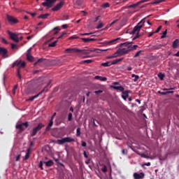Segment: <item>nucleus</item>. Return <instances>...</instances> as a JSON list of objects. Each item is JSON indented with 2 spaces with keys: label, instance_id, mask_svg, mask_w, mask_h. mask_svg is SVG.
I'll return each instance as SVG.
<instances>
[{
  "label": "nucleus",
  "instance_id": "nucleus-29",
  "mask_svg": "<svg viewBox=\"0 0 179 179\" xmlns=\"http://www.w3.org/2000/svg\"><path fill=\"white\" fill-rule=\"evenodd\" d=\"M108 49H94L92 50V51H94V52H104V51H108Z\"/></svg>",
  "mask_w": 179,
  "mask_h": 179
},
{
  "label": "nucleus",
  "instance_id": "nucleus-60",
  "mask_svg": "<svg viewBox=\"0 0 179 179\" xmlns=\"http://www.w3.org/2000/svg\"><path fill=\"white\" fill-rule=\"evenodd\" d=\"M158 93H159V94H162V96H166V94H167V92H162L159 91Z\"/></svg>",
  "mask_w": 179,
  "mask_h": 179
},
{
  "label": "nucleus",
  "instance_id": "nucleus-13",
  "mask_svg": "<svg viewBox=\"0 0 179 179\" xmlns=\"http://www.w3.org/2000/svg\"><path fill=\"white\" fill-rule=\"evenodd\" d=\"M80 50L76 48H67L66 49L65 52H68L69 54H73V52H79Z\"/></svg>",
  "mask_w": 179,
  "mask_h": 179
},
{
  "label": "nucleus",
  "instance_id": "nucleus-18",
  "mask_svg": "<svg viewBox=\"0 0 179 179\" xmlns=\"http://www.w3.org/2000/svg\"><path fill=\"white\" fill-rule=\"evenodd\" d=\"M113 89L115 90H120V92H124V87L122 86H112Z\"/></svg>",
  "mask_w": 179,
  "mask_h": 179
},
{
  "label": "nucleus",
  "instance_id": "nucleus-42",
  "mask_svg": "<svg viewBox=\"0 0 179 179\" xmlns=\"http://www.w3.org/2000/svg\"><path fill=\"white\" fill-rule=\"evenodd\" d=\"M83 62H84V64H92V62H93V60L87 59V60H85Z\"/></svg>",
  "mask_w": 179,
  "mask_h": 179
},
{
  "label": "nucleus",
  "instance_id": "nucleus-23",
  "mask_svg": "<svg viewBox=\"0 0 179 179\" xmlns=\"http://www.w3.org/2000/svg\"><path fill=\"white\" fill-rule=\"evenodd\" d=\"M50 16L49 13H46V14H43L41 15L38 17V19H47V17Z\"/></svg>",
  "mask_w": 179,
  "mask_h": 179
},
{
  "label": "nucleus",
  "instance_id": "nucleus-64",
  "mask_svg": "<svg viewBox=\"0 0 179 179\" xmlns=\"http://www.w3.org/2000/svg\"><path fill=\"white\" fill-rule=\"evenodd\" d=\"M29 15H31V16H32V17H34V16H36V13H28Z\"/></svg>",
  "mask_w": 179,
  "mask_h": 179
},
{
  "label": "nucleus",
  "instance_id": "nucleus-24",
  "mask_svg": "<svg viewBox=\"0 0 179 179\" xmlns=\"http://www.w3.org/2000/svg\"><path fill=\"white\" fill-rule=\"evenodd\" d=\"M54 124L53 120L50 119V121L48 125L47 126V127H46V129H45V131H50V128L51 127H52V124Z\"/></svg>",
  "mask_w": 179,
  "mask_h": 179
},
{
  "label": "nucleus",
  "instance_id": "nucleus-63",
  "mask_svg": "<svg viewBox=\"0 0 179 179\" xmlns=\"http://www.w3.org/2000/svg\"><path fill=\"white\" fill-rule=\"evenodd\" d=\"M62 29H68V24H64L62 26Z\"/></svg>",
  "mask_w": 179,
  "mask_h": 179
},
{
  "label": "nucleus",
  "instance_id": "nucleus-21",
  "mask_svg": "<svg viewBox=\"0 0 179 179\" xmlns=\"http://www.w3.org/2000/svg\"><path fill=\"white\" fill-rule=\"evenodd\" d=\"M38 96H41V92H39L38 94L29 98V99H27V101H33V100H34L35 99H37Z\"/></svg>",
  "mask_w": 179,
  "mask_h": 179
},
{
  "label": "nucleus",
  "instance_id": "nucleus-2",
  "mask_svg": "<svg viewBox=\"0 0 179 179\" xmlns=\"http://www.w3.org/2000/svg\"><path fill=\"white\" fill-rule=\"evenodd\" d=\"M15 66H17V76L19 78L20 80H22V75H20V68H24L26 66V63L22 61H16L13 64L12 68H15Z\"/></svg>",
  "mask_w": 179,
  "mask_h": 179
},
{
  "label": "nucleus",
  "instance_id": "nucleus-4",
  "mask_svg": "<svg viewBox=\"0 0 179 179\" xmlns=\"http://www.w3.org/2000/svg\"><path fill=\"white\" fill-rule=\"evenodd\" d=\"M71 142H75V139L71 137H65L62 139L57 140L56 141V143H57V145H64L65 143H71Z\"/></svg>",
  "mask_w": 179,
  "mask_h": 179
},
{
  "label": "nucleus",
  "instance_id": "nucleus-3",
  "mask_svg": "<svg viewBox=\"0 0 179 179\" xmlns=\"http://www.w3.org/2000/svg\"><path fill=\"white\" fill-rule=\"evenodd\" d=\"M126 54H129L128 49L122 48L116 51L110 58H117V57H121L125 55Z\"/></svg>",
  "mask_w": 179,
  "mask_h": 179
},
{
  "label": "nucleus",
  "instance_id": "nucleus-35",
  "mask_svg": "<svg viewBox=\"0 0 179 179\" xmlns=\"http://www.w3.org/2000/svg\"><path fill=\"white\" fill-rule=\"evenodd\" d=\"M158 78H159V79L161 80H163L164 79V74H163L162 73H158Z\"/></svg>",
  "mask_w": 179,
  "mask_h": 179
},
{
  "label": "nucleus",
  "instance_id": "nucleus-6",
  "mask_svg": "<svg viewBox=\"0 0 179 179\" xmlns=\"http://www.w3.org/2000/svg\"><path fill=\"white\" fill-rule=\"evenodd\" d=\"M43 127L44 124H43V123H39L35 128L32 129L31 136H36V135H37V132H38V131H40Z\"/></svg>",
  "mask_w": 179,
  "mask_h": 179
},
{
  "label": "nucleus",
  "instance_id": "nucleus-52",
  "mask_svg": "<svg viewBox=\"0 0 179 179\" xmlns=\"http://www.w3.org/2000/svg\"><path fill=\"white\" fill-rule=\"evenodd\" d=\"M138 47H139L138 45H131L132 51H134V50H136Z\"/></svg>",
  "mask_w": 179,
  "mask_h": 179
},
{
  "label": "nucleus",
  "instance_id": "nucleus-58",
  "mask_svg": "<svg viewBox=\"0 0 179 179\" xmlns=\"http://www.w3.org/2000/svg\"><path fill=\"white\" fill-rule=\"evenodd\" d=\"M65 34H66V32H62V34L58 37V38H62V37H64V36H65Z\"/></svg>",
  "mask_w": 179,
  "mask_h": 179
},
{
  "label": "nucleus",
  "instance_id": "nucleus-46",
  "mask_svg": "<svg viewBox=\"0 0 179 179\" xmlns=\"http://www.w3.org/2000/svg\"><path fill=\"white\" fill-rule=\"evenodd\" d=\"M103 24V23H99L96 27V29H102Z\"/></svg>",
  "mask_w": 179,
  "mask_h": 179
},
{
  "label": "nucleus",
  "instance_id": "nucleus-20",
  "mask_svg": "<svg viewBox=\"0 0 179 179\" xmlns=\"http://www.w3.org/2000/svg\"><path fill=\"white\" fill-rule=\"evenodd\" d=\"M43 163H44V164H45V166L47 167H51V166H52V164H54V162H52V160H49L48 162H44Z\"/></svg>",
  "mask_w": 179,
  "mask_h": 179
},
{
  "label": "nucleus",
  "instance_id": "nucleus-38",
  "mask_svg": "<svg viewBox=\"0 0 179 179\" xmlns=\"http://www.w3.org/2000/svg\"><path fill=\"white\" fill-rule=\"evenodd\" d=\"M57 43H58V41H55L50 43L49 47H55V45H57Z\"/></svg>",
  "mask_w": 179,
  "mask_h": 179
},
{
  "label": "nucleus",
  "instance_id": "nucleus-33",
  "mask_svg": "<svg viewBox=\"0 0 179 179\" xmlns=\"http://www.w3.org/2000/svg\"><path fill=\"white\" fill-rule=\"evenodd\" d=\"M118 40H120V38H117L116 39L106 42V44H107V45L113 44V43H114L115 41H118Z\"/></svg>",
  "mask_w": 179,
  "mask_h": 179
},
{
  "label": "nucleus",
  "instance_id": "nucleus-50",
  "mask_svg": "<svg viewBox=\"0 0 179 179\" xmlns=\"http://www.w3.org/2000/svg\"><path fill=\"white\" fill-rule=\"evenodd\" d=\"M43 164H44V162H43V161H41L39 163V167H40V169H41V170H43Z\"/></svg>",
  "mask_w": 179,
  "mask_h": 179
},
{
  "label": "nucleus",
  "instance_id": "nucleus-36",
  "mask_svg": "<svg viewBox=\"0 0 179 179\" xmlns=\"http://www.w3.org/2000/svg\"><path fill=\"white\" fill-rule=\"evenodd\" d=\"M41 62H43V59H38L35 63H34V66H36V65H38L39 64H41Z\"/></svg>",
  "mask_w": 179,
  "mask_h": 179
},
{
  "label": "nucleus",
  "instance_id": "nucleus-53",
  "mask_svg": "<svg viewBox=\"0 0 179 179\" xmlns=\"http://www.w3.org/2000/svg\"><path fill=\"white\" fill-rule=\"evenodd\" d=\"M122 155H127L128 150H127V149H124L122 150Z\"/></svg>",
  "mask_w": 179,
  "mask_h": 179
},
{
  "label": "nucleus",
  "instance_id": "nucleus-22",
  "mask_svg": "<svg viewBox=\"0 0 179 179\" xmlns=\"http://www.w3.org/2000/svg\"><path fill=\"white\" fill-rule=\"evenodd\" d=\"M166 1V0H154V1H152L151 3L152 5H157L159 3H162V2H164Z\"/></svg>",
  "mask_w": 179,
  "mask_h": 179
},
{
  "label": "nucleus",
  "instance_id": "nucleus-15",
  "mask_svg": "<svg viewBox=\"0 0 179 179\" xmlns=\"http://www.w3.org/2000/svg\"><path fill=\"white\" fill-rule=\"evenodd\" d=\"M81 40H83L84 43H90V41H96V39L93 38H82Z\"/></svg>",
  "mask_w": 179,
  "mask_h": 179
},
{
  "label": "nucleus",
  "instance_id": "nucleus-25",
  "mask_svg": "<svg viewBox=\"0 0 179 179\" xmlns=\"http://www.w3.org/2000/svg\"><path fill=\"white\" fill-rule=\"evenodd\" d=\"M16 128H17V129H20V131L21 132H22V131H24V129L23 128V124H22H22H17V125H16Z\"/></svg>",
  "mask_w": 179,
  "mask_h": 179
},
{
  "label": "nucleus",
  "instance_id": "nucleus-16",
  "mask_svg": "<svg viewBox=\"0 0 179 179\" xmlns=\"http://www.w3.org/2000/svg\"><path fill=\"white\" fill-rule=\"evenodd\" d=\"M94 79H96L97 80H101V82H106V80H107V78L101 77L100 76H96L94 77Z\"/></svg>",
  "mask_w": 179,
  "mask_h": 179
},
{
  "label": "nucleus",
  "instance_id": "nucleus-5",
  "mask_svg": "<svg viewBox=\"0 0 179 179\" xmlns=\"http://www.w3.org/2000/svg\"><path fill=\"white\" fill-rule=\"evenodd\" d=\"M6 19L10 24H17V23H19V20H17V18L8 14L6 15Z\"/></svg>",
  "mask_w": 179,
  "mask_h": 179
},
{
  "label": "nucleus",
  "instance_id": "nucleus-51",
  "mask_svg": "<svg viewBox=\"0 0 179 179\" xmlns=\"http://www.w3.org/2000/svg\"><path fill=\"white\" fill-rule=\"evenodd\" d=\"M68 120L69 121H72V113H69Z\"/></svg>",
  "mask_w": 179,
  "mask_h": 179
},
{
  "label": "nucleus",
  "instance_id": "nucleus-9",
  "mask_svg": "<svg viewBox=\"0 0 179 179\" xmlns=\"http://www.w3.org/2000/svg\"><path fill=\"white\" fill-rule=\"evenodd\" d=\"M8 34L13 41H15V43H19V41H20V39H19V37H17V35L16 34H13L10 32V31H8Z\"/></svg>",
  "mask_w": 179,
  "mask_h": 179
},
{
  "label": "nucleus",
  "instance_id": "nucleus-59",
  "mask_svg": "<svg viewBox=\"0 0 179 179\" xmlns=\"http://www.w3.org/2000/svg\"><path fill=\"white\" fill-rule=\"evenodd\" d=\"M102 171H103V173H106V171H107V166H104L102 168Z\"/></svg>",
  "mask_w": 179,
  "mask_h": 179
},
{
  "label": "nucleus",
  "instance_id": "nucleus-34",
  "mask_svg": "<svg viewBox=\"0 0 179 179\" xmlns=\"http://www.w3.org/2000/svg\"><path fill=\"white\" fill-rule=\"evenodd\" d=\"M131 44H134V41L125 42V43H122L121 45H124V47H128V45H129Z\"/></svg>",
  "mask_w": 179,
  "mask_h": 179
},
{
  "label": "nucleus",
  "instance_id": "nucleus-32",
  "mask_svg": "<svg viewBox=\"0 0 179 179\" xmlns=\"http://www.w3.org/2000/svg\"><path fill=\"white\" fill-rule=\"evenodd\" d=\"M131 78H134V82H138V80L139 79V76L135 75V74H132L131 75Z\"/></svg>",
  "mask_w": 179,
  "mask_h": 179
},
{
  "label": "nucleus",
  "instance_id": "nucleus-54",
  "mask_svg": "<svg viewBox=\"0 0 179 179\" xmlns=\"http://www.w3.org/2000/svg\"><path fill=\"white\" fill-rule=\"evenodd\" d=\"M162 30V26H159L154 33H159Z\"/></svg>",
  "mask_w": 179,
  "mask_h": 179
},
{
  "label": "nucleus",
  "instance_id": "nucleus-19",
  "mask_svg": "<svg viewBox=\"0 0 179 179\" xmlns=\"http://www.w3.org/2000/svg\"><path fill=\"white\" fill-rule=\"evenodd\" d=\"M122 61H124V57L116 59L112 62V65H115V64H118V62H121Z\"/></svg>",
  "mask_w": 179,
  "mask_h": 179
},
{
  "label": "nucleus",
  "instance_id": "nucleus-39",
  "mask_svg": "<svg viewBox=\"0 0 179 179\" xmlns=\"http://www.w3.org/2000/svg\"><path fill=\"white\" fill-rule=\"evenodd\" d=\"M166 34H167V29H166V30L162 33V36H161V38H166Z\"/></svg>",
  "mask_w": 179,
  "mask_h": 179
},
{
  "label": "nucleus",
  "instance_id": "nucleus-44",
  "mask_svg": "<svg viewBox=\"0 0 179 179\" xmlns=\"http://www.w3.org/2000/svg\"><path fill=\"white\" fill-rule=\"evenodd\" d=\"M76 38H79V37L76 36H73L69 38V40H76Z\"/></svg>",
  "mask_w": 179,
  "mask_h": 179
},
{
  "label": "nucleus",
  "instance_id": "nucleus-28",
  "mask_svg": "<svg viewBox=\"0 0 179 179\" xmlns=\"http://www.w3.org/2000/svg\"><path fill=\"white\" fill-rule=\"evenodd\" d=\"M163 47V45L162 44H157L152 47L153 50H160Z\"/></svg>",
  "mask_w": 179,
  "mask_h": 179
},
{
  "label": "nucleus",
  "instance_id": "nucleus-11",
  "mask_svg": "<svg viewBox=\"0 0 179 179\" xmlns=\"http://www.w3.org/2000/svg\"><path fill=\"white\" fill-rule=\"evenodd\" d=\"M63 5H65V1H60L53 8H52V10L53 12H57V10H59V9H61V8H62Z\"/></svg>",
  "mask_w": 179,
  "mask_h": 179
},
{
  "label": "nucleus",
  "instance_id": "nucleus-55",
  "mask_svg": "<svg viewBox=\"0 0 179 179\" xmlns=\"http://www.w3.org/2000/svg\"><path fill=\"white\" fill-rule=\"evenodd\" d=\"M1 40H2V43H3L4 44H8V41H6L5 38L2 37Z\"/></svg>",
  "mask_w": 179,
  "mask_h": 179
},
{
  "label": "nucleus",
  "instance_id": "nucleus-56",
  "mask_svg": "<svg viewBox=\"0 0 179 179\" xmlns=\"http://www.w3.org/2000/svg\"><path fill=\"white\" fill-rule=\"evenodd\" d=\"M102 92H103V90H101L94 92L95 94H100V93H102Z\"/></svg>",
  "mask_w": 179,
  "mask_h": 179
},
{
  "label": "nucleus",
  "instance_id": "nucleus-10",
  "mask_svg": "<svg viewBox=\"0 0 179 179\" xmlns=\"http://www.w3.org/2000/svg\"><path fill=\"white\" fill-rule=\"evenodd\" d=\"M0 55L3 58H8L9 55H8V50L5 48L0 47Z\"/></svg>",
  "mask_w": 179,
  "mask_h": 179
},
{
  "label": "nucleus",
  "instance_id": "nucleus-49",
  "mask_svg": "<svg viewBox=\"0 0 179 179\" xmlns=\"http://www.w3.org/2000/svg\"><path fill=\"white\" fill-rule=\"evenodd\" d=\"M11 48H12L13 50H15V48H17V45L14 44V43H12V44H11Z\"/></svg>",
  "mask_w": 179,
  "mask_h": 179
},
{
  "label": "nucleus",
  "instance_id": "nucleus-37",
  "mask_svg": "<svg viewBox=\"0 0 179 179\" xmlns=\"http://www.w3.org/2000/svg\"><path fill=\"white\" fill-rule=\"evenodd\" d=\"M102 8L103 9H106V8H110V3H105L102 5Z\"/></svg>",
  "mask_w": 179,
  "mask_h": 179
},
{
  "label": "nucleus",
  "instance_id": "nucleus-1",
  "mask_svg": "<svg viewBox=\"0 0 179 179\" xmlns=\"http://www.w3.org/2000/svg\"><path fill=\"white\" fill-rule=\"evenodd\" d=\"M143 24H145V19L141 20L130 32V34H136V36L133 38V40L139 38V31H141V29L143 27Z\"/></svg>",
  "mask_w": 179,
  "mask_h": 179
},
{
  "label": "nucleus",
  "instance_id": "nucleus-7",
  "mask_svg": "<svg viewBox=\"0 0 179 179\" xmlns=\"http://www.w3.org/2000/svg\"><path fill=\"white\" fill-rule=\"evenodd\" d=\"M45 2L42 3L43 6H45L49 9V8H52V5L57 2V0H45Z\"/></svg>",
  "mask_w": 179,
  "mask_h": 179
},
{
  "label": "nucleus",
  "instance_id": "nucleus-47",
  "mask_svg": "<svg viewBox=\"0 0 179 179\" xmlns=\"http://www.w3.org/2000/svg\"><path fill=\"white\" fill-rule=\"evenodd\" d=\"M117 22H118V20H113V22H112L109 24V27H111V26H113V24H115V23H117Z\"/></svg>",
  "mask_w": 179,
  "mask_h": 179
},
{
  "label": "nucleus",
  "instance_id": "nucleus-17",
  "mask_svg": "<svg viewBox=\"0 0 179 179\" xmlns=\"http://www.w3.org/2000/svg\"><path fill=\"white\" fill-rule=\"evenodd\" d=\"M94 51L93 50H80L79 52H82V54H90V52H94Z\"/></svg>",
  "mask_w": 179,
  "mask_h": 179
},
{
  "label": "nucleus",
  "instance_id": "nucleus-45",
  "mask_svg": "<svg viewBox=\"0 0 179 179\" xmlns=\"http://www.w3.org/2000/svg\"><path fill=\"white\" fill-rule=\"evenodd\" d=\"M148 1H150V0H141L137 3H138V5H141V3H145V2H148Z\"/></svg>",
  "mask_w": 179,
  "mask_h": 179
},
{
  "label": "nucleus",
  "instance_id": "nucleus-27",
  "mask_svg": "<svg viewBox=\"0 0 179 179\" xmlns=\"http://www.w3.org/2000/svg\"><path fill=\"white\" fill-rule=\"evenodd\" d=\"M178 43H179V40L176 39L173 42V48H177L178 47Z\"/></svg>",
  "mask_w": 179,
  "mask_h": 179
},
{
  "label": "nucleus",
  "instance_id": "nucleus-62",
  "mask_svg": "<svg viewBox=\"0 0 179 179\" xmlns=\"http://www.w3.org/2000/svg\"><path fill=\"white\" fill-rule=\"evenodd\" d=\"M17 89V85H15L13 87V94H15Z\"/></svg>",
  "mask_w": 179,
  "mask_h": 179
},
{
  "label": "nucleus",
  "instance_id": "nucleus-30",
  "mask_svg": "<svg viewBox=\"0 0 179 179\" xmlns=\"http://www.w3.org/2000/svg\"><path fill=\"white\" fill-rule=\"evenodd\" d=\"M111 65H113V64L110 62H106L105 63L101 64V66H111Z\"/></svg>",
  "mask_w": 179,
  "mask_h": 179
},
{
  "label": "nucleus",
  "instance_id": "nucleus-48",
  "mask_svg": "<svg viewBox=\"0 0 179 179\" xmlns=\"http://www.w3.org/2000/svg\"><path fill=\"white\" fill-rule=\"evenodd\" d=\"M80 127L77 129V136H80Z\"/></svg>",
  "mask_w": 179,
  "mask_h": 179
},
{
  "label": "nucleus",
  "instance_id": "nucleus-40",
  "mask_svg": "<svg viewBox=\"0 0 179 179\" xmlns=\"http://www.w3.org/2000/svg\"><path fill=\"white\" fill-rule=\"evenodd\" d=\"M141 52H142V50L138 51V52L135 54L134 58H138V57H139V55H141Z\"/></svg>",
  "mask_w": 179,
  "mask_h": 179
},
{
  "label": "nucleus",
  "instance_id": "nucleus-26",
  "mask_svg": "<svg viewBox=\"0 0 179 179\" xmlns=\"http://www.w3.org/2000/svg\"><path fill=\"white\" fill-rule=\"evenodd\" d=\"M122 94H123L122 95V99L124 100H127V98L128 97V91H123Z\"/></svg>",
  "mask_w": 179,
  "mask_h": 179
},
{
  "label": "nucleus",
  "instance_id": "nucleus-43",
  "mask_svg": "<svg viewBox=\"0 0 179 179\" xmlns=\"http://www.w3.org/2000/svg\"><path fill=\"white\" fill-rule=\"evenodd\" d=\"M127 51H129V52H131V51H132V45H129L127 46Z\"/></svg>",
  "mask_w": 179,
  "mask_h": 179
},
{
  "label": "nucleus",
  "instance_id": "nucleus-61",
  "mask_svg": "<svg viewBox=\"0 0 179 179\" xmlns=\"http://www.w3.org/2000/svg\"><path fill=\"white\" fill-rule=\"evenodd\" d=\"M83 155H84V157H85V159H87L89 157V156L86 153V151H83Z\"/></svg>",
  "mask_w": 179,
  "mask_h": 179
},
{
  "label": "nucleus",
  "instance_id": "nucleus-12",
  "mask_svg": "<svg viewBox=\"0 0 179 179\" xmlns=\"http://www.w3.org/2000/svg\"><path fill=\"white\" fill-rule=\"evenodd\" d=\"M134 179H142L145 178V173L143 172H141L140 173H134Z\"/></svg>",
  "mask_w": 179,
  "mask_h": 179
},
{
  "label": "nucleus",
  "instance_id": "nucleus-41",
  "mask_svg": "<svg viewBox=\"0 0 179 179\" xmlns=\"http://www.w3.org/2000/svg\"><path fill=\"white\" fill-rule=\"evenodd\" d=\"M136 6H139V3L138 2L134 4L130 5L129 8H136Z\"/></svg>",
  "mask_w": 179,
  "mask_h": 179
},
{
  "label": "nucleus",
  "instance_id": "nucleus-14",
  "mask_svg": "<svg viewBox=\"0 0 179 179\" xmlns=\"http://www.w3.org/2000/svg\"><path fill=\"white\" fill-rule=\"evenodd\" d=\"M51 88V81H49L46 86L42 90V91L40 92L41 94L44 93V92H48V90Z\"/></svg>",
  "mask_w": 179,
  "mask_h": 179
},
{
  "label": "nucleus",
  "instance_id": "nucleus-31",
  "mask_svg": "<svg viewBox=\"0 0 179 179\" xmlns=\"http://www.w3.org/2000/svg\"><path fill=\"white\" fill-rule=\"evenodd\" d=\"M29 157H30V150L29 149L27 150V152L24 157V160H27L29 159Z\"/></svg>",
  "mask_w": 179,
  "mask_h": 179
},
{
  "label": "nucleus",
  "instance_id": "nucleus-8",
  "mask_svg": "<svg viewBox=\"0 0 179 179\" xmlns=\"http://www.w3.org/2000/svg\"><path fill=\"white\" fill-rule=\"evenodd\" d=\"M27 59L29 62H34V57L31 55V48H29L27 52Z\"/></svg>",
  "mask_w": 179,
  "mask_h": 179
},
{
  "label": "nucleus",
  "instance_id": "nucleus-57",
  "mask_svg": "<svg viewBox=\"0 0 179 179\" xmlns=\"http://www.w3.org/2000/svg\"><path fill=\"white\" fill-rule=\"evenodd\" d=\"M22 124V126L24 125V127H26V128L29 127V122H23Z\"/></svg>",
  "mask_w": 179,
  "mask_h": 179
}]
</instances>
